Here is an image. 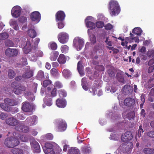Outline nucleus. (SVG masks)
<instances>
[{
  "label": "nucleus",
  "instance_id": "7ed1b4c3",
  "mask_svg": "<svg viewBox=\"0 0 154 154\" xmlns=\"http://www.w3.org/2000/svg\"><path fill=\"white\" fill-rule=\"evenodd\" d=\"M40 41V39L38 38H35L34 41V47H35L37 46L38 44L39 43ZM32 40L31 39L27 40V42L26 43V45L24 47L23 49V52L26 54H27L29 52L31 51V48L33 46V45H31V42H32Z\"/></svg>",
  "mask_w": 154,
  "mask_h": 154
},
{
  "label": "nucleus",
  "instance_id": "0eeeda50",
  "mask_svg": "<svg viewBox=\"0 0 154 154\" xmlns=\"http://www.w3.org/2000/svg\"><path fill=\"white\" fill-rule=\"evenodd\" d=\"M84 43L83 39L79 37H76L73 40V46L77 50L80 51L83 47Z\"/></svg>",
  "mask_w": 154,
  "mask_h": 154
},
{
  "label": "nucleus",
  "instance_id": "e2e57ef3",
  "mask_svg": "<svg viewBox=\"0 0 154 154\" xmlns=\"http://www.w3.org/2000/svg\"><path fill=\"white\" fill-rule=\"evenodd\" d=\"M36 54V55L37 56V57H42L43 55V53L42 51H41L35 50Z\"/></svg>",
  "mask_w": 154,
  "mask_h": 154
},
{
  "label": "nucleus",
  "instance_id": "f8f14e48",
  "mask_svg": "<svg viewBox=\"0 0 154 154\" xmlns=\"http://www.w3.org/2000/svg\"><path fill=\"white\" fill-rule=\"evenodd\" d=\"M22 11L21 8L19 6L14 7L11 11V14L12 17L17 18L20 16Z\"/></svg>",
  "mask_w": 154,
  "mask_h": 154
},
{
  "label": "nucleus",
  "instance_id": "a18cd8bd",
  "mask_svg": "<svg viewBox=\"0 0 154 154\" xmlns=\"http://www.w3.org/2000/svg\"><path fill=\"white\" fill-rule=\"evenodd\" d=\"M15 72L12 69H9L8 71V76L10 79L13 78L15 76Z\"/></svg>",
  "mask_w": 154,
  "mask_h": 154
},
{
  "label": "nucleus",
  "instance_id": "f03ea898",
  "mask_svg": "<svg viewBox=\"0 0 154 154\" xmlns=\"http://www.w3.org/2000/svg\"><path fill=\"white\" fill-rule=\"evenodd\" d=\"M111 16L118 15L121 11V8L118 2L115 0H111L109 2L108 6Z\"/></svg>",
  "mask_w": 154,
  "mask_h": 154
},
{
  "label": "nucleus",
  "instance_id": "09e8293b",
  "mask_svg": "<svg viewBox=\"0 0 154 154\" xmlns=\"http://www.w3.org/2000/svg\"><path fill=\"white\" fill-rule=\"evenodd\" d=\"M37 76L38 79L40 80L43 79L45 78L44 72L42 71H39Z\"/></svg>",
  "mask_w": 154,
  "mask_h": 154
},
{
  "label": "nucleus",
  "instance_id": "473e14b6",
  "mask_svg": "<svg viewBox=\"0 0 154 154\" xmlns=\"http://www.w3.org/2000/svg\"><path fill=\"white\" fill-rule=\"evenodd\" d=\"M27 34L28 35L32 38H34L36 36L35 31L32 29H28Z\"/></svg>",
  "mask_w": 154,
  "mask_h": 154
},
{
  "label": "nucleus",
  "instance_id": "2f4dec72",
  "mask_svg": "<svg viewBox=\"0 0 154 154\" xmlns=\"http://www.w3.org/2000/svg\"><path fill=\"white\" fill-rule=\"evenodd\" d=\"M83 66L82 65V62L79 61L78 63L77 69L79 72L81 76H83L84 74V72L82 70Z\"/></svg>",
  "mask_w": 154,
  "mask_h": 154
},
{
  "label": "nucleus",
  "instance_id": "de8ad7c7",
  "mask_svg": "<svg viewBox=\"0 0 154 154\" xmlns=\"http://www.w3.org/2000/svg\"><path fill=\"white\" fill-rule=\"evenodd\" d=\"M58 27L59 29L63 28L65 26V23L64 20L56 21Z\"/></svg>",
  "mask_w": 154,
  "mask_h": 154
},
{
  "label": "nucleus",
  "instance_id": "b1692460",
  "mask_svg": "<svg viewBox=\"0 0 154 154\" xmlns=\"http://www.w3.org/2000/svg\"><path fill=\"white\" fill-rule=\"evenodd\" d=\"M69 59L68 57H66L63 54H60L57 59V61L60 64H64L66 60Z\"/></svg>",
  "mask_w": 154,
  "mask_h": 154
},
{
  "label": "nucleus",
  "instance_id": "1a4fd4ad",
  "mask_svg": "<svg viewBox=\"0 0 154 154\" xmlns=\"http://www.w3.org/2000/svg\"><path fill=\"white\" fill-rule=\"evenodd\" d=\"M57 38L60 42L61 44H64L68 42L69 35L68 33L65 32H61L58 34Z\"/></svg>",
  "mask_w": 154,
  "mask_h": 154
},
{
  "label": "nucleus",
  "instance_id": "5fc2aeb1",
  "mask_svg": "<svg viewBox=\"0 0 154 154\" xmlns=\"http://www.w3.org/2000/svg\"><path fill=\"white\" fill-rule=\"evenodd\" d=\"M5 44L8 47H17V46H15L13 42L11 40H8L5 42Z\"/></svg>",
  "mask_w": 154,
  "mask_h": 154
},
{
  "label": "nucleus",
  "instance_id": "c03bdc74",
  "mask_svg": "<svg viewBox=\"0 0 154 154\" xmlns=\"http://www.w3.org/2000/svg\"><path fill=\"white\" fill-rule=\"evenodd\" d=\"M91 149L90 146H85L82 149V151L84 154H89L91 152Z\"/></svg>",
  "mask_w": 154,
  "mask_h": 154
},
{
  "label": "nucleus",
  "instance_id": "052dcab7",
  "mask_svg": "<svg viewBox=\"0 0 154 154\" xmlns=\"http://www.w3.org/2000/svg\"><path fill=\"white\" fill-rule=\"evenodd\" d=\"M51 83V82L49 80H46L44 81L43 83H42L43 87H46L48 85L50 84Z\"/></svg>",
  "mask_w": 154,
  "mask_h": 154
},
{
  "label": "nucleus",
  "instance_id": "4be33fe9",
  "mask_svg": "<svg viewBox=\"0 0 154 154\" xmlns=\"http://www.w3.org/2000/svg\"><path fill=\"white\" fill-rule=\"evenodd\" d=\"M22 109L25 112H30L32 110V107L29 103L27 102H24L23 103Z\"/></svg>",
  "mask_w": 154,
  "mask_h": 154
},
{
  "label": "nucleus",
  "instance_id": "c9c22d12",
  "mask_svg": "<svg viewBox=\"0 0 154 154\" xmlns=\"http://www.w3.org/2000/svg\"><path fill=\"white\" fill-rule=\"evenodd\" d=\"M25 40L26 39L23 38H22L21 39L17 38L15 39V42L17 44L16 45H19L20 47L21 46L22 47Z\"/></svg>",
  "mask_w": 154,
  "mask_h": 154
},
{
  "label": "nucleus",
  "instance_id": "6e6d98bb",
  "mask_svg": "<svg viewBox=\"0 0 154 154\" xmlns=\"http://www.w3.org/2000/svg\"><path fill=\"white\" fill-rule=\"evenodd\" d=\"M146 55L148 57H154V50L152 49L149 50L146 53Z\"/></svg>",
  "mask_w": 154,
  "mask_h": 154
},
{
  "label": "nucleus",
  "instance_id": "4d7b16f0",
  "mask_svg": "<svg viewBox=\"0 0 154 154\" xmlns=\"http://www.w3.org/2000/svg\"><path fill=\"white\" fill-rule=\"evenodd\" d=\"M67 142L66 140H63L61 142L62 144H64L63 151L66 152L67 151L68 148L69 147V146L66 144Z\"/></svg>",
  "mask_w": 154,
  "mask_h": 154
},
{
  "label": "nucleus",
  "instance_id": "338daca9",
  "mask_svg": "<svg viewBox=\"0 0 154 154\" xmlns=\"http://www.w3.org/2000/svg\"><path fill=\"white\" fill-rule=\"evenodd\" d=\"M26 17L24 16H21L19 18V21L22 23L26 22Z\"/></svg>",
  "mask_w": 154,
  "mask_h": 154
},
{
  "label": "nucleus",
  "instance_id": "58836bf2",
  "mask_svg": "<svg viewBox=\"0 0 154 154\" xmlns=\"http://www.w3.org/2000/svg\"><path fill=\"white\" fill-rule=\"evenodd\" d=\"M25 151L20 148H14L11 150L13 154H23Z\"/></svg>",
  "mask_w": 154,
  "mask_h": 154
},
{
  "label": "nucleus",
  "instance_id": "e433bc0d",
  "mask_svg": "<svg viewBox=\"0 0 154 154\" xmlns=\"http://www.w3.org/2000/svg\"><path fill=\"white\" fill-rule=\"evenodd\" d=\"M42 139L44 140H52L53 138V136L51 133H48L42 136Z\"/></svg>",
  "mask_w": 154,
  "mask_h": 154
},
{
  "label": "nucleus",
  "instance_id": "72a5a7b5",
  "mask_svg": "<svg viewBox=\"0 0 154 154\" xmlns=\"http://www.w3.org/2000/svg\"><path fill=\"white\" fill-rule=\"evenodd\" d=\"M59 55L57 51H54L51 53L50 59L52 61H54L56 60L58 56Z\"/></svg>",
  "mask_w": 154,
  "mask_h": 154
},
{
  "label": "nucleus",
  "instance_id": "cd10ccee",
  "mask_svg": "<svg viewBox=\"0 0 154 154\" xmlns=\"http://www.w3.org/2000/svg\"><path fill=\"white\" fill-rule=\"evenodd\" d=\"M13 135L16 137L17 138L19 137L20 140L23 142H27L28 140V138L25 135H20L17 134H16V133H14Z\"/></svg>",
  "mask_w": 154,
  "mask_h": 154
},
{
  "label": "nucleus",
  "instance_id": "bf43d9fd",
  "mask_svg": "<svg viewBox=\"0 0 154 154\" xmlns=\"http://www.w3.org/2000/svg\"><path fill=\"white\" fill-rule=\"evenodd\" d=\"M89 91L93 95H95L96 94V89L94 86L89 88Z\"/></svg>",
  "mask_w": 154,
  "mask_h": 154
},
{
  "label": "nucleus",
  "instance_id": "393cba45",
  "mask_svg": "<svg viewBox=\"0 0 154 154\" xmlns=\"http://www.w3.org/2000/svg\"><path fill=\"white\" fill-rule=\"evenodd\" d=\"M134 100L132 98H128L125 100L124 101V104L126 106H131L135 103Z\"/></svg>",
  "mask_w": 154,
  "mask_h": 154
},
{
  "label": "nucleus",
  "instance_id": "6e6552de",
  "mask_svg": "<svg viewBox=\"0 0 154 154\" xmlns=\"http://www.w3.org/2000/svg\"><path fill=\"white\" fill-rule=\"evenodd\" d=\"M130 37H127L125 38V41L122 42V45L124 46H127L128 43H131L133 42H135L138 43L139 42V40L138 37L137 36H135V35L132 34L131 32L130 34Z\"/></svg>",
  "mask_w": 154,
  "mask_h": 154
},
{
  "label": "nucleus",
  "instance_id": "864d4df0",
  "mask_svg": "<svg viewBox=\"0 0 154 154\" xmlns=\"http://www.w3.org/2000/svg\"><path fill=\"white\" fill-rule=\"evenodd\" d=\"M26 98L28 99L31 100H32L35 99V97L33 94L31 92H29L26 94Z\"/></svg>",
  "mask_w": 154,
  "mask_h": 154
},
{
  "label": "nucleus",
  "instance_id": "680f3d73",
  "mask_svg": "<svg viewBox=\"0 0 154 154\" xmlns=\"http://www.w3.org/2000/svg\"><path fill=\"white\" fill-rule=\"evenodd\" d=\"M59 95L60 97H65L66 96L67 94L64 90H60L59 91Z\"/></svg>",
  "mask_w": 154,
  "mask_h": 154
},
{
  "label": "nucleus",
  "instance_id": "69168bd1",
  "mask_svg": "<svg viewBox=\"0 0 154 154\" xmlns=\"http://www.w3.org/2000/svg\"><path fill=\"white\" fill-rule=\"evenodd\" d=\"M105 29L107 30H110L113 28V26L110 23H108L104 26Z\"/></svg>",
  "mask_w": 154,
  "mask_h": 154
},
{
  "label": "nucleus",
  "instance_id": "a878e982",
  "mask_svg": "<svg viewBox=\"0 0 154 154\" xmlns=\"http://www.w3.org/2000/svg\"><path fill=\"white\" fill-rule=\"evenodd\" d=\"M132 32L134 35H136V36L138 37V36H140L143 33V31L139 27L134 28L132 30Z\"/></svg>",
  "mask_w": 154,
  "mask_h": 154
},
{
  "label": "nucleus",
  "instance_id": "13d9d810",
  "mask_svg": "<svg viewBox=\"0 0 154 154\" xmlns=\"http://www.w3.org/2000/svg\"><path fill=\"white\" fill-rule=\"evenodd\" d=\"M103 26V22L102 21H98L96 23L95 26L97 28H101Z\"/></svg>",
  "mask_w": 154,
  "mask_h": 154
},
{
  "label": "nucleus",
  "instance_id": "4468645a",
  "mask_svg": "<svg viewBox=\"0 0 154 154\" xmlns=\"http://www.w3.org/2000/svg\"><path fill=\"white\" fill-rule=\"evenodd\" d=\"M5 53L7 56L11 57L16 56L19 53V51L16 48H8Z\"/></svg>",
  "mask_w": 154,
  "mask_h": 154
},
{
  "label": "nucleus",
  "instance_id": "dca6fc26",
  "mask_svg": "<svg viewBox=\"0 0 154 154\" xmlns=\"http://www.w3.org/2000/svg\"><path fill=\"white\" fill-rule=\"evenodd\" d=\"M25 69L26 72L23 75V78L28 79L32 76V71L30 69V67L29 66H26Z\"/></svg>",
  "mask_w": 154,
  "mask_h": 154
},
{
  "label": "nucleus",
  "instance_id": "2eb2a0df",
  "mask_svg": "<svg viewBox=\"0 0 154 154\" xmlns=\"http://www.w3.org/2000/svg\"><path fill=\"white\" fill-rule=\"evenodd\" d=\"M31 146L33 150L37 153L40 152V149L39 145L38 142L33 140H30Z\"/></svg>",
  "mask_w": 154,
  "mask_h": 154
},
{
  "label": "nucleus",
  "instance_id": "5701e85b",
  "mask_svg": "<svg viewBox=\"0 0 154 154\" xmlns=\"http://www.w3.org/2000/svg\"><path fill=\"white\" fill-rule=\"evenodd\" d=\"M122 115L124 118H127L129 120H131L134 119L135 114L133 112H131L128 113H127L126 112H125L122 114Z\"/></svg>",
  "mask_w": 154,
  "mask_h": 154
},
{
  "label": "nucleus",
  "instance_id": "7c9ffc66",
  "mask_svg": "<svg viewBox=\"0 0 154 154\" xmlns=\"http://www.w3.org/2000/svg\"><path fill=\"white\" fill-rule=\"evenodd\" d=\"M119 132H114L111 134L110 139L113 140H118L120 137V134Z\"/></svg>",
  "mask_w": 154,
  "mask_h": 154
},
{
  "label": "nucleus",
  "instance_id": "37998d69",
  "mask_svg": "<svg viewBox=\"0 0 154 154\" xmlns=\"http://www.w3.org/2000/svg\"><path fill=\"white\" fill-rule=\"evenodd\" d=\"M7 105L5 103H1L0 106L4 110L9 111L10 110V107Z\"/></svg>",
  "mask_w": 154,
  "mask_h": 154
},
{
  "label": "nucleus",
  "instance_id": "8fccbe9b",
  "mask_svg": "<svg viewBox=\"0 0 154 154\" xmlns=\"http://www.w3.org/2000/svg\"><path fill=\"white\" fill-rule=\"evenodd\" d=\"M8 36L9 35L6 32L0 33V41L7 39L8 38Z\"/></svg>",
  "mask_w": 154,
  "mask_h": 154
},
{
  "label": "nucleus",
  "instance_id": "423d86ee",
  "mask_svg": "<svg viewBox=\"0 0 154 154\" xmlns=\"http://www.w3.org/2000/svg\"><path fill=\"white\" fill-rule=\"evenodd\" d=\"M85 23L86 27L90 28L88 30V34L90 36V40L92 43H94L96 42L95 37L93 35H91V32L92 29L95 28V25L94 23L91 21L86 22Z\"/></svg>",
  "mask_w": 154,
  "mask_h": 154
},
{
  "label": "nucleus",
  "instance_id": "0e129e2a",
  "mask_svg": "<svg viewBox=\"0 0 154 154\" xmlns=\"http://www.w3.org/2000/svg\"><path fill=\"white\" fill-rule=\"evenodd\" d=\"M143 132V130L142 128V126H140L138 131V137H140Z\"/></svg>",
  "mask_w": 154,
  "mask_h": 154
},
{
  "label": "nucleus",
  "instance_id": "3c124183",
  "mask_svg": "<svg viewBox=\"0 0 154 154\" xmlns=\"http://www.w3.org/2000/svg\"><path fill=\"white\" fill-rule=\"evenodd\" d=\"M144 153L146 154H154V149L145 148L143 150Z\"/></svg>",
  "mask_w": 154,
  "mask_h": 154
},
{
  "label": "nucleus",
  "instance_id": "c756f323",
  "mask_svg": "<svg viewBox=\"0 0 154 154\" xmlns=\"http://www.w3.org/2000/svg\"><path fill=\"white\" fill-rule=\"evenodd\" d=\"M67 154H80L79 150L76 147H71L69 149Z\"/></svg>",
  "mask_w": 154,
  "mask_h": 154
},
{
  "label": "nucleus",
  "instance_id": "20e7f679",
  "mask_svg": "<svg viewBox=\"0 0 154 154\" xmlns=\"http://www.w3.org/2000/svg\"><path fill=\"white\" fill-rule=\"evenodd\" d=\"M20 143L18 138L16 137H8L6 138L4 142V144L7 147L11 148L17 146Z\"/></svg>",
  "mask_w": 154,
  "mask_h": 154
},
{
  "label": "nucleus",
  "instance_id": "39448f33",
  "mask_svg": "<svg viewBox=\"0 0 154 154\" xmlns=\"http://www.w3.org/2000/svg\"><path fill=\"white\" fill-rule=\"evenodd\" d=\"M133 135L131 132L130 131H127L126 132L125 134L122 135L121 137L122 140L124 142H125L126 143H127L128 148L130 149L132 147V143L131 142H129V141L131 140L133 138Z\"/></svg>",
  "mask_w": 154,
  "mask_h": 154
},
{
  "label": "nucleus",
  "instance_id": "774afa93",
  "mask_svg": "<svg viewBox=\"0 0 154 154\" xmlns=\"http://www.w3.org/2000/svg\"><path fill=\"white\" fill-rule=\"evenodd\" d=\"M11 86L14 89H16L17 88H18L17 83L15 82H13L11 83Z\"/></svg>",
  "mask_w": 154,
  "mask_h": 154
},
{
  "label": "nucleus",
  "instance_id": "9d476101",
  "mask_svg": "<svg viewBox=\"0 0 154 154\" xmlns=\"http://www.w3.org/2000/svg\"><path fill=\"white\" fill-rule=\"evenodd\" d=\"M57 131L62 132L65 131L67 128V125L66 122L62 119H59L57 121Z\"/></svg>",
  "mask_w": 154,
  "mask_h": 154
},
{
  "label": "nucleus",
  "instance_id": "f3484780",
  "mask_svg": "<svg viewBox=\"0 0 154 154\" xmlns=\"http://www.w3.org/2000/svg\"><path fill=\"white\" fill-rule=\"evenodd\" d=\"M6 122L9 125L15 126L18 124V120L14 117H11L7 119Z\"/></svg>",
  "mask_w": 154,
  "mask_h": 154
},
{
  "label": "nucleus",
  "instance_id": "aec40b11",
  "mask_svg": "<svg viewBox=\"0 0 154 154\" xmlns=\"http://www.w3.org/2000/svg\"><path fill=\"white\" fill-rule=\"evenodd\" d=\"M15 129L20 132L27 133L29 131V128L27 127L24 126L22 124H20L15 128Z\"/></svg>",
  "mask_w": 154,
  "mask_h": 154
},
{
  "label": "nucleus",
  "instance_id": "a19ab883",
  "mask_svg": "<svg viewBox=\"0 0 154 154\" xmlns=\"http://www.w3.org/2000/svg\"><path fill=\"white\" fill-rule=\"evenodd\" d=\"M48 97L46 96L44 99L45 104L48 106H51L52 104V99L51 98H48Z\"/></svg>",
  "mask_w": 154,
  "mask_h": 154
},
{
  "label": "nucleus",
  "instance_id": "49530a36",
  "mask_svg": "<svg viewBox=\"0 0 154 154\" xmlns=\"http://www.w3.org/2000/svg\"><path fill=\"white\" fill-rule=\"evenodd\" d=\"M51 74L53 76H57L59 75L57 69L55 68H52L50 71Z\"/></svg>",
  "mask_w": 154,
  "mask_h": 154
},
{
  "label": "nucleus",
  "instance_id": "ddd939ff",
  "mask_svg": "<svg viewBox=\"0 0 154 154\" xmlns=\"http://www.w3.org/2000/svg\"><path fill=\"white\" fill-rule=\"evenodd\" d=\"M37 117L35 116H29L25 121L26 124L30 126H32L37 123Z\"/></svg>",
  "mask_w": 154,
  "mask_h": 154
},
{
  "label": "nucleus",
  "instance_id": "603ef678",
  "mask_svg": "<svg viewBox=\"0 0 154 154\" xmlns=\"http://www.w3.org/2000/svg\"><path fill=\"white\" fill-rule=\"evenodd\" d=\"M61 50L63 53H66L68 51L69 47L66 45H63L61 47Z\"/></svg>",
  "mask_w": 154,
  "mask_h": 154
},
{
  "label": "nucleus",
  "instance_id": "bb28decb",
  "mask_svg": "<svg viewBox=\"0 0 154 154\" xmlns=\"http://www.w3.org/2000/svg\"><path fill=\"white\" fill-rule=\"evenodd\" d=\"M62 75L64 78L68 79L71 76L72 73L69 70L65 69L63 70Z\"/></svg>",
  "mask_w": 154,
  "mask_h": 154
},
{
  "label": "nucleus",
  "instance_id": "9b49d317",
  "mask_svg": "<svg viewBox=\"0 0 154 154\" xmlns=\"http://www.w3.org/2000/svg\"><path fill=\"white\" fill-rule=\"evenodd\" d=\"M30 18L32 21L35 23H37L40 20L41 15L40 13L38 11L32 12L30 15Z\"/></svg>",
  "mask_w": 154,
  "mask_h": 154
},
{
  "label": "nucleus",
  "instance_id": "6ab92c4d",
  "mask_svg": "<svg viewBox=\"0 0 154 154\" xmlns=\"http://www.w3.org/2000/svg\"><path fill=\"white\" fill-rule=\"evenodd\" d=\"M56 104L57 107L64 108L66 105V102L64 99H58L56 101Z\"/></svg>",
  "mask_w": 154,
  "mask_h": 154
},
{
  "label": "nucleus",
  "instance_id": "4c0bfd02",
  "mask_svg": "<svg viewBox=\"0 0 154 154\" xmlns=\"http://www.w3.org/2000/svg\"><path fill=\"white\" fill-rule=\"evenodd\" d=\"M31 57H30V60L32 61H35L37 59L38 57L36 55L35 50H32L31 53Z\"/></svg>",
  "mask_w": 154,
  "mask_h": 154
},
{
  "label": "nucleus",
  "instance_id": "ea45409f",
  "mask_svg": "<svg viewBox=\"0 0 154 154\" xmlns=\"http://www.w3.org/2000/svg\"><path fill=\"white\" fill-rule=\"evenodd\" d=\"M26 90L25 87H20V88H17L16 89H14L13 91L15 94L18 95L21 94L22 91H25Z\"/></svg>",
  "mask_w": 154,
  "mask_h": 154
},
{
  "label": "nucleus",
  "instance_id": "412c9836",
  "mask_svg": "<svg viewBox=\"0 0 154 154\" xmlns=\"http://www.w3.org/2000/svg\"><path fill=\"white\" fill-rule=\"evenodd\" d=\"M4 102L8 105L14 106L19 104L20 101H18L17 100H11L9 98H6L4 100Z\"/></svg>",
  "mask_w": 154,
  "mask_h": 154
},
{
  "label": "nucleus",
  "instance_id": "f257e3e1",
  "mask_svg": "<svg viewBox=\"0 0 154 154\" xmlns=\"http://www.w3.org/2000/svg\"><path fill=\"white\" fill-rule=\"evenodd\" d=\"M45 154H60L61 149L55 142H51L45 143L42 147Z\"/></svg>",
  "mask_w": 154,
  "mask_h": 154
},
{
  "label": "nucleus",
  "instance_id": "a211bd4d",
  "mask_svg": "<svg viewBox=\"0 0 154 154\" xmlns=\"http://www.w3.org/2000/svg\"><path fill=\"white\" fill-rule=\"evenodd\" d=\"M65 14L64 12L63 11H59L56 14V21L64 20L65 17Z\"/></svg>",
  "mask_w": 154,
  "mask_h": 154
},
{
  "label": "nucleus",
  "instance_id": "f704fd0d",
  "mask_svg": "<svg viewBox=\"0 0 154 154\" xmlns=\"http://www.w3.org/2000/svg\"><path fill=\"white\" fill-rule=\"evenodd\" d=\"M82 85L83 88L85 91H87L88 89V84L86 81V78H83L82 80Z\"/></svg>",
  "mask_w": 154,
  "mask_h": 154
},
{
  "label": "nucleus",
  "instance_id": "79ce46f5",
  "mask_svg": "<svg viewBox=\"0 0 154 154\" xmlns=\"http://www.w3.org/2000/svg\"><path fill=\"white\" fill-rule=\"evenodd\" d=\"M48 47L49 49L53 50H55L57 48V45L54 42H51L48 45Z\"/></svg>",
  "mask_w": 154,
  "mask_h": 154
},
{
  "label": "nucleus",
  "instance_id": "c85d7f7f",
  "mask_svg": "<svg viewBox=\"0 0 154 154\" xmlns=\"http://www.w3.org/2000/svg\"><path fill=\"white\" fill-rule=\"evenodd\" d=\"M10 25L15 30H19V28L18 27L17 21L13 19H11L9 22Z\"/></svg>",
  "mask_w": 154,
  "mask_h": 154
}]
</instances>
